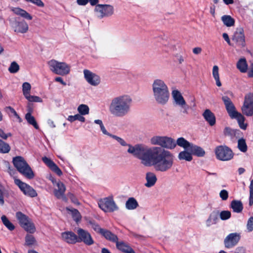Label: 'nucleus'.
I'll use <instances>...</instances> for the list:
<instances>
[{
  "label": "nucleus",
  "instance_id": "f257e3e1",
  "mask_svg": "<svg viewBox=\"0 0 253 253\" xmlns=\"http://www.w3.org/2000/svg\"><path fill=\"white\" fill-rule=\"evenodd\" d=\"M142 154L140 160L145 166L154 165L156 170L166 172L171 169L174 157L169 151L159 146L141 148L138 150Z\"/></svg>",
  "mask_w": 253,
  "mask_h": 253
},
{
  "label": "nucleus",
  "instance_id": "f03ea898",
  "mask_svg": "<svg viewBox=\"0 0 253 253\" xmlns=\"http://www.w3.org/2000/svg\"><path fill=\"white\" fill-rule=\"evenodd\" d=\"M132 103V99L128 95L116 96L111 100L109 111L114 117H123L130 112Z\"/></svg>",
  "mask_w": 253,
  "mask_h": 253
},
{
  "label": "nucleus",
  "instance_id": "7ed1b4c3",
  "mask_svg": "<svg viewBox=\"0 0 253 253\" xmlns=\"http://www.w3.org/2000/svg\"><path fill=\"white\" fill-rule=\"evenodd\" d=\"M152 91L156 102L161 105H165L169 98V91L168 85L161 79H156L152 84Z\"/></svg>",
  "mask_w": 253,
  "mask_h": 253
},
{
  "label": "nucleus",
  "instance_id": "20e7f679",
  "mask_svg": "<svg viewBox=\"0 0 253 253\" xmlns=\"http://www.w3.org/2000/svg\"><path fill=\"white\" fill-rule=\"evenodd\" d=\"M222 100L229 116L232 119H237L240 127L243 129H245L247 125L244 123L245 118L241 113L236 110L235 107L229 97L227 96H223L222 97Z\"/></svg>",
  "mask_w": 253,
  "mask_h": 253
},
{
  "label": "nucleus",
  "instance_id": "39448f33",
  "mask_svg": "<svg viewBox=\"0 0 253 253\" xmlns=\"http://www.w3.org/2000/svg\"><path fill=\"white\" fill-rule=\"evenodd\" d=\"M12 162L17 170L24 176L29 179L34 177V172L22 157L17 156L13 158Z\"/></svg>",
  "mask_w": 253,
  "mask_h": 253
},
{
  "label": "nucleus",
  "instance_id": "423d86ee",
  "mask_svg": "<svg viewBox=\"0 0 253 253\" xmlns=\"http://www.w3.org/2000/svg\"><path fill=\"white\" fill-rule=\"evenodd\" d=\"M151 144L153 145L160 146L163 149H174L177 144L173 139L166 136L155 135L152 137L150 140Z\"/></svg>",
  "mask_w": 253,
  "mask_h": 253
},
{
  "label": "nucleus",
  "instance_id": "0eeeda50",
  "mask_svg": "<svg viewBox=\"0 0 253 253\" xmlns=\"http://www.w3.org/2000/svg\"><path fill=\"white\" fill-rule=\"evenodd\" d=\"M177 144L179 147L189 150L191 152L192 155L198 157H203L205 154V152L202 148L189 142L182 137H179L177 139Z\"/></svg>",
  "mask_w": 253,
  "mask_h": 253
},
{
  "label": "nucleus",
  "instance_id": "6e6552de",
  "mask_svg": "<svg viewBox=\"0 0 253 253\" xmlns=\"http://www.w3.org/2000/svg\"><path fill=\"white\" fill-rule=\"evenodd\" d=\"M48 65L50 70L57 75L65 76L70 71V66L65 62H60L52 59L48 61Z\"/></svg>",
  "mask_w": 253,
  "mask_h": 253
},
{
  "label": "nucleus",
  "instance_id": "1a4fd4ad",
  "mask_svg": "<svg viewBox=\"0 0 253 253\" xmlns=\"http://www.w3.org/2000/svg\"><path fill=\"white\" fill-rule=\"evenodd\" d=\"M111 137L116 140H117L122 146H128V148L127 149V152L131 155H132L134 157L140 159V156H141L142 153L140 152L138 150L140 148H145V145L142 144H136L134 146H132L129 144H127L126 141L121 137L117 136L115 135L112 134L111 135Z\"/></svg>",
  "mask_w": 253,
  "mask_h": 253
},
{
  "label": "nucleus",
  "instance_id": "9d476101",
  "mask_svg": "<svg viewBox=\"0 0 253 253\" xmlns=\"http://www.w3.org/2000/svg\"><path fill=\"white\" fill-rule=\"evenodd\" d=\"M16 217L20 226L27 232L30 233L35 232V225L28 216L21 211H18L16 213Z\"/></svg>",
  "mask_w": 253,
  "mask_h": 253
},
{
  "label": "nucleus",
  "instance_id": "9b49d317",
  "mask_svg": "<svg viewBox=\"0 0 253 253\" xmlns=\"http://www.w3.org/2000/svg\"><path fill=\"white\" fill-rule=\"evenodd\" d=\"M10 25L14 31L17 33L24 34L28 32L29 26L25 20L19 21L16 17L8 19Z\"/></svg>",
  "mask_w": 253,
  "mask_h": 253
},
{
  "label": "nucleus",
  "instance_id": "f8f14e48",
  "mask_svg": "<svg viewBox=\"0 0 253 253\" xmlns=\"http://www.w3.org/2000/svg\"><path fill=\"white\" fill-rule=\"evenodd\" d=\"M215 153L217 159L221 161H228L233 157L232 150L226 146H219L216 147Z\"/></svg>",
  "mask_w": 253,
  "mask_h": 253
},
{
  "label": "nucleus",
  "instance_id": "ddd939ff",
  "mask_svg": "<svg viewBox=\"0 0 253 253\" xmlns=\"http://www.w3.org/2000/svg\"><path fill=\"white\" fill-rule=\"evenodd\" d=\"M99 208L105 212H113L118 210L112 197L101 199L98 202Z\"/></svg>",
  "mask_w": 253,
  "mask_h": 253
},
{
  "label": "nucleus",
  "instance_id": "4468645a",
  "mask_svg": "<svg viewBox=\"0 0 253 253\" xmlns=\"http://www.w3.org/2000/svg\"><path fill=\"white\" fill-rule=\"evenodd\" d=\"M14 183L17 185L23 193L30 197H35L37 196V193L31 186L21 181L19 179L15 178Z\"/></svg>",
  "mask_w": 253,
  "mask_h": 253
},
{
  "label": "nucleus",
  "instance_id": "2eb2a0df",
  "mask_svg": "<svg viewBox=\"0 0 253 253\" xmlns=\"http://www.w3.org/2000/svg\"><path fill=\"white\" fill-rule=\"evenodd\" d=\"M95 11L99 13L98 16L102 18L104 17L111 16L114 14V7L109 4H97L95 8Z\"/></svg>",
  "mask_w": 253,
  "mask_h": 253
},
{
  "label": "nucleus",
  "instance_id": "dca6fc26",
  "mask_svg": "<svg viewBox=\"0 0 253 253\" xmlns=\"http://www.w3.org/2000/svg\"><path fill=\"white\" fill-rule=\"evenodd\" d=\"M77 233L78 234L77 242H83L87 246L93 244L94 241L88 231L82 228H79L77 230Z\"/></svg>",
  "mask_w": 253,
  "mask_h": 253
},
{
  "label": "nucleus",
  "instance_id": "f3484780",
  "mask_svg": "<svg viewBox=\"0 0 253 253\" xmlns=\"http://www.w3.org/2000/svg\"><path fill=\"white\" fill-rule=\"evenodd\" d=\"M84 74L86 81L91 85L97 86L100 83V77L88 70H84Z\"/></svg>",
  "mask_w": 253,
  "mask_h": 253
},
{
  "label": "nucleus",
  "instance_id": "a211bd4d",
  "mask_svg": "<svg viewBox=\"0 0 253 253\" xmlns=\"http://www.w3.org/2000/svg\"><path fill=\"white\" fill-rule=\"evenodd\" d=\"M240 239V235L237 233H233L229 234L224 239L225 247L231 248L236 245Z\"/></svg>",
  "mask_w": 253,
  "mask_h": 253
},
{
  "label": "nucleus",
  "instance_id": "6ab92c4d",
  "mask_svg": "<svg viewBox=\"0 0 253 253\" xmlns=\"http://www.w3.org/2000/svg\"><path fill=\"white\" fill-rule=\"evenodd\" d=\"M232 40L235 42L236 43L241 47H244L245 43V37L244 33V30L242 28H238L236 29Z\"/></svg>",
  "mask_w": 253,
  "mask_h": 253
},
{
  "label": "nucleus",
  "instance_id": "aec40b11",
  "mask_svg": "<svg viewBox=\"0 0 253 253\" xmlns=\"http://www.w3.org/2000/svg\"><path fill=\"white\" fill-rule=\"evenodd\" d=\"M42 160L52 171L57 174L58 176L62 175L61 170L50 159L46 157H43L42 158Z\"/></svg>",
  "mask_w": 253,
  "mask_h": 253
},
{
  "label": "nucleus",
  "instance_id": "412c9836",
  "mask_svg": "<svg viewBox=\"0 0 253 253\" xmlns=\"http://www.w3.org/2000/svg\"><path fill=\"white\" fill-rule=\"evenodd\" d=\"M61 237L63 241L68 244H74L78 242V236L72 232L67 231L61 234Z\"/></svg>",
  "mask_w": 253,
  "mask_h": 253
},
{
  "label": "nucleus",
  "instance_id": "4be33fe9",
  "mask_svg": "<svg viewBox=\"0 0 253 253\" xmlns=\"http://www.w3.org/2000/svg\"><path fill=\"white\" fill-rule=\"evenodd\" d=\"M174 102L176 105L180 106L186 103L181 93L178 90H173L171 92Z\"/></svg>",
  "mask_w": 253,
  "mask_h": 253
},
{
  "label": "nucleus",
  "instance_id": "5701e85b",
  "mask_svg": "<svg viewBox=\"0 0 253 253\" xmlns=\"http://www.w3.org/2000/svg\"><path fill=\"white\" fill-rule=\"evenodd\" d=\"M31 103H29L28 105V112L25 115V119L27 120V122L30 124L32 125L36 129H39V126L34 118L31 115V113L33 111V109L31 107Z\"/></svg>",
  "mask_w": 253,
  "mask_h": 253
},
{
  "label": "nucleus",
  "instance_id": "b1692460",
  "mask_svg": "<svg viewBox=\"0 0 253 253\" xmlns=\"http://www.w3.org/2000/svg\"><path fill=\"white\" fill-rule=\"evenodd\" d=\"M116 248L119 250L125 253H135L134 251L129 245L123 241H118L116 243Z\"/></svg>",
  "mask_w": 253,
  "mask_h": 253
},
{
  "label": "nucleus",
  "instance_id": "393cba45",
  "mask_svg": "<svg viewBox=\"0 0 253 253\" xmlns=\"http://www.w3.org/2000/svg\"><path fill=\"white\" fill-rule=\"evenodd\" d=\"M10 10L16 15L21 16L27 20H31L33 17L26 11L19 7H11Z\"/></svg>",
  "mask_w": 253,
  "mask_h": 253
},
{
  "label": "nucleus",
  "instance_id": "a878e982",
  "mask_svg": "<svg viewBox=\"0 0 253 253\" xmlns=\"http://www.w3.org/2000/svg\"><path fill=\"white\" fill-rule=\"evenodd\" d=\"M203 116L210 126H212L215 124V117L214 114L209 109H206L203 113Z\"/></svg>",
  "mask_w": 253,
  "mask_h": 253
},
{
  "label": "nucleus",
  "instance_id": "bb28decb",
  "mask_svg": "<svg viewBox=\"0 0 253 253\" xmlns=\"http://www.w3.org/2000/svg\"><path fill=\"white\" fill-rule=\"evenodd\" d=\"M146 179L147 182L145 184V186L147 187H151L155 185L157 179L155 173L148 172L146 174Z\"/></svg>",
  "mask_w": 253,
  "mask_h": 253
},
{
  "label": "nucleus",
  "instance_id": "cd10ccee",
  "mask_svg": "<svg viewBox=\"0 0 253 253\" xmlns=\"http://www.w3.org/2000/svg\"><path fill=\"white\" fill-rule=\"evenodd\" d=\"M101 235L103 236L106 240L113 243H116L118 240V238L116 234L105 229L104 230Z\"/></svg>",
  "mask_w": 253,
  "mask_h": 253
},
{
  "label": "nucleus",
  "instance_id": "c85d7f7f",
  "mask_svg": "<svg viewBox=\"0 0 253 253\" xmlns=\"http://www.w3.org/2000/svg\"><path fill=\"white\" fill-rule=\"evenodd\" d=\"M57 189L54 190V194L57 198H59L63 196L66 191L65 185L61 182L59 181L57 183Z\"/></svg>",
  "mask_w": 253,
  "mask_h": 253
},
{
  "label": "nucleus",
  "instance_id": "c756f323",
  "mask_svg": "<svg viewBox=\"0 0 253 253\" xmlns=\"http://www.w3.org/2000/svg\"><path fill=\"white\" fill-rule=\"evenodd\" d=\"M178 158L180 160H185L188 162L192 161L193 157L192 153L187 149H184V151L180 152L178 155Z\"/></svg>",
  "mask_w": 253,
  "mask_h": 253
},
{
  "label": "nucleus",
  "instance_id": "7c9ffc66",
  "mask_svg": "<svg viewBox=\"0 0 253 253\" xmlns=\"http://www.w3.org/2000/svg\"><path fill=\"white\" fill-rule=\"evenodd\" d=\"M219 216V211H214L210 214L207 220L206 223L208 226L216 223Z\"/></svg>",
  "mask_w": 253,
  "mask_h": 253
},
{
  "label": "nucleus",
  "instance_id": "2f4dec72",
  "mask_svg": "<svg viewBox=\"0 0 253 253\" xmlns=\"http://www.w3.org/2000/svg\"><path fill=\"white\" fill-rule=\"evenodd\" d=\"M237 68L241 73H246L247 71L248 65L245 58H242L237 63Z\"/></svg>",
  "mask_w": 253,
  "mask_h": 253
},
{
  "label": "nucleus",
  "instance_id": "473e14b6",
  "mask_svg": "<svg viewBox=\"0 0 253 253\" xmlns=\"http://www.w3.org/2000/svg\"><path fill=\"white\" fill-rule=\"evenodd\" d=\"M231 208L233 209V211L239 213L242 211L243 206L240 201L233 200L231 203Z\"/></svg>",
  "mask_w": 253,
  "mask_h": 253
},
{
  "label": "nucleus",
  "instance_id": "72a5a7b5",
  "mask_svg": "<svg viewBox=\"0 0 253 253\" xmlns=\"http://www.w3.org/2000/svg\"><path fill=\"white\" fill-rule=\"evenodd\" d=\"M66 209L67 211L70 212L72 218L76 222L81 220L82 216L78 210L75 209H70L68 207H67Z\"/></svg>",
  "mask_w": 253,
  "mask_h": 253
},
{
  "label": "nucleus",
  "instance_id": "f704fd0d",
  "mask_svg": "<svg viewBox=\"0 0 253 253\" xmlns=\"http://www.w3.org/2000/svg\"><path fill=\"white\" fill-rule=\"evenodd\" d=\"M138 206L137 201L134 198H129L126 203V207L128 210L135 209Z\"/></svg>",
  "mask_w": 253,
  "mask_h": 253
},
{
  "label": "nucleus",
  "instance_id": "c9c22d12",
  "mask_svg": "<svg viewBox=\"0 0 253 253\" xmlns=\"http://www.w3.org/2000/svg\"><path fill=\"white\" fill-rule=\"evenodd\" d=\"M221 20L227 27H231L235 24L234 19L230 15H223L221 17Z\"/></svg>",
  "mask_w": 253,
  "mask_h": 253
},
{
  "label": "nucleus",
  "instance_id": "e433bc0d",
  "mask_svg": "<svg viewBox=\"0 0 253 253\" xmlns=\"http://www.w3.org/2000/svg\"><path fill=\"white\" fill-rule=\"evenodd\" d=\"M212 76L216 81V84L217 86L220 87L221 86V83L220 81L219 75L218 72V67L217 66L215 65L212 68Z\"/></svg>",
  "mask_w": 253,
  "mask_h": 253
},
{
  "label": "nucleus",
  "instance_id": "4c0bfd02",
  "mask_svg": "<svg viewBox=\"0 0 253 253\" xmlns=\"http://www.w3.org/2000/svg\"><path fill=\"white\" fill-rule=\"evenodd\" d=\"M1 221L3 224L6 226L9 230L12 231L15 229L14 225L8 220L5 215H2L1 217Z\"/></svg>",
  "mask_w": 253,
  "mask_h": 253
},
{
  "label": "nucleus",
  "instance_id": "58836bf2",
  "mask_svg": "<svg viewBox=\"0 0 253 253\" xmlns=\"http://www.w3.org/2000/svg\"><path fill=\"white\" fill-rule=\"evenodd\" d=\"M87 223L91 226V228H92L95 231L97 232V233H99L100 234H101L102 232L105 229L101 228L99 226V225L97 223H96L94 220H89L87 222Z\"/></svg>",
  "mask_w": 253,
  "mask_h": 253
},
{
  "label": "nucleus",
  "instance_id": "ea45409f",
  "mask_svg": "<svg viewBox=\"0 0 253 253\" xmlns=\"http://www.w3.org/2000/svg\"><path fill=\"white\" fill-rule=\"evenodd\" d=\"M238 148L242 152H246L247 151V145L244 139L240 138L238 140Z\"/></svg>",
  "mask_w": 253,
  "mask_h": 253
},
{
  "label": "nucleus",
  "instance_id": "a19ab883",
  "mask_svg": "<svg viewBox=\"0 0 253 253\" xmlns=\"http://www.w3.org/2000/svg\"><path fill=\"white\" fill-rule=\"evenodd\" d=\"M10 147L8 144L0 139V153H6L9 152Z\"/></svg>",
  "mask_w": 253,
  "mask_h": 253
},
{
  "label": "nucleus",
  "instance_id": "79ce46f5",
  "mask_svg": "<svg viewBox=\"0 0 253 253\" xmlns=\"http://www.w3.org/2000/svg\"><path fill=\"white\" fill-rule=\"evenodd\" d=\"M78 111L82 116L89 113V107L84 104H81L78 107Z\"/></svg>",
  "mask_w": 253,
  "mask_h": 253
},
{
  "label": "nucleus",
  "instance_id": "37998d69",
  "mask_svg": "<svg viewBox=\"0 0 253 253\" xmlns=\"http://www.w3.org/2000/svg\"><path fill=\"white\" fill-rule=\"evenodd\" d=\"M36 242L34 237L30 234H27L25 237V245L30 246L34 245Z\"/></svg>",
  "mask_w": 253,
  "mask_h": 253
},
{
  "label": "nucleus",
  "instance_id": "c03bdc74",
  "mask_svg": "<svg viewBox=\"0 0 253 253\" xmlns=\"http://www.w3.org/2000/svg\"><path fill=\"white\" fill-rule=\"evenodd\" d=\"M20 67L19 65L15 61L12 62L8 68V71L10 73H16L19 70Z\"/></svg>",
  "mask_w": 253,
  "mask_h": 253
},
{
  "label": "nucleus",
  "instance_id": "a18cd8bd",
  "mask_svg": "<svg viewBox=\"0 0 253 253\" xmlns=\"http://www.w3.org/2000/svg\"><path fill=\"white\" fill-rule=\"evenodd\" d=\"M67 119L71 122L76 120H78L82 122H84L85 121L84 117L82 116L81 114H76L74 116H69Z\"/></svg>",
  "mask_w": 253,
  "mask_h": 253
},
{
  "label": "nucleus",
  "instance_id": "49530a36",
  "mask_svg": "<svg viewBox=\"0 0 253 253\" xmlns=\"http://www.w3.org/2000/svg\"><path fill=\"white\" fill-rule=\"evenodd\" d=\"M31 86V84L27 82L24 83L22 85V91L24 96L30 93Z\"/></svg>",
  "mask_w": 253,
  "mask_h": 253
},
{
  "label": "nucleus",
  "instance_id": "de8ad7c7",
  "mask_svg": "<svg viewBox=\"0 0 253 253\" xmlns=\"http://www.w3.org/2000/svg\"><path fill=\"white\" fill-rule=\"evenodd\" d=\"M25 97L30 102H42V99L40 97L30 95L29 94L25 96Z\"/></svg>",
  "mask_w": 253,
  "mask_h": 253
},
{
  "label": "nucleus",
  "instance_id": "09e8293b",
  "mask_svg": "<svg viewBox=\"0 0 253 253\" xmlns=\"http://www.w3.org/2000/svg\"><path fill=\"white\" fill-rule=\"evenodd\" d=\"M231 212L228 211H223L220 213L219 212V215L221 220H225L230 218Z\"/></svg>",
  "mask_w": 253,
  "mask_h": 253
},
{
  "label": "nucleus",
  "instance_id": "8fccbe9b",
  "mask_svg": "<svg viewBox=\"0 0 253 253\" xmlns=\"http://www.w3.org/2000/svg\"><path fill=\"white\" fill-rule=\"evenodd\" d=\"M219 196L223 200H226L228 198V192L226 190H222L219 193Z\"/></svg>",
  "mask_w": 253,
  "mask_h": 253
},
{
  "label": "nucleus",
  "instance_id": "3c124183",
  "mask_svg": "<svg viewBox=\"0 0 253 253\" xmlns=\"http://www.w3.org/2000/svg\"><path fill=\"white\" fill-rule=\"evenodd\" d=\"M6 109L7 110H9L10 112L13 114V115L16 118H17V119L19 120V122H22V119L21 118L19 117V116L18 115V114L16 113V112L15 111V110L11 107L10 106H8V107H6Z\"/></svg>",
  "mask_w": 253,
  "mask_h": 253
},
{
  "label": "nucleus",
  "instance_id": "603ef678",
  "mask_svg": "<svg viewBox=\"0 0 253 253\" xmlns=\"http://www.w3.org/2000/svg\"><path fill=\"white\" fill-rule=\"evenodd\" d=\"M68 196L70 199V200L72 203H73L74 204L77 205H80V202L78 201L77 198L72 193H69L68 194Z\"/></svg>",
  "mask_w": 253,
  "mask_h": 253
},
{
  "label": "nucleus",
  "instance_id": "864d4df0",
  "mask_svg": "<svg viewBox=\"0 0 253 253\" xmlns=\"http://www.w3.org/2000/svg\"><path fill=\"white\" fill-rule=\"evenodd\" d=\"M247 229L249 232H251L253 230V217H251L247 223Z\"/></svg>",
  "mask_w": 253,
  "mask_h": 253
},
{
  "label": "nucleus",
  "instance_id": "5fc2aeb1",
  "mask_svg": "<svg viewBox=\"0 0 253 253\" xmlns=\"http://www.w3.org/2000/svg\"><path fill=\"white\" fill-rule=\"evenodd\" d=\"M27 1L32 2L33 3L37 5L40 7H43L44 4V3L41 0H25Z\"/></svg>",
  "mask_w": 253,
  "mask_h": 253
},
{
  "label": "nucleus",
  "instance_id": "6e6d98bb",
  "mask_svg": "<svg viewBox=\"0 0 253 253\" xmlns=\"http://www.w3.org/2000/svg\"><path fill=\"white\" fill-rule=\"evenodd\" d=\"M182 110H181V112L183 114L187 115L188 114V111L190 108V107L189 105H188L186 103H185V105H183V106H180Z\"/></svg>",
  "mask_w": 253,
  "mask_h": 253
},
{
  "label": "nucleus",
  "instance_id": "4d7b16f0",
  "mask_svg": "<svg viewBox=\"0 0 253 253\" xmlns=\"http://www.w3.org/2000/svg\"><path fill=\"white\" fill-rule=\"evenodd\" d=\"M233 130L229 127H226L224 130V134L225 135L231 136L233 134Z\"/></svg>",
  "mask_w": 253,
  "mask_h": 253
},
{
  "label": "nucleus",
  "instance_id": "13d9d810",
  "mask_svg": "<svg viewBox=\"0 0 253 253\" xmlns=\"http://www.w3.org/2000/svg\"><path fill=\"white\" fill-rule=\"evenodd\" d=\"M11 134L10 133L5 134L4 132L0 128V137L3 139H6L8 136H10Z\"/></svg>",
  "mask_w": 253,
  "mask_h": 253
},
{
  "label": "nucleus",
  "instance_id": "bf43d9fd",
  "mask_svg": "<svg viewBox=\"0 0 253 253\" xmlns=\"http://www.w3.org/2000/svg\"><path fill=\"white\" fill-rule=\"evenodd\" d=\"M100 127V129H101V131H102V132H103V134L111 137V135H112V134L110 133H109L106 130V129H105L103 124L102 125H101Z\"/></svg>",
  "mask_w": 253,
  "mask_h": 253
},
{
  "label": "nucleus",
  "instance_id": "052dcab7",
  "mask_svg": "<svg viewBox=\"0 0 253 253\" xmlns=\"http://www.w3.org/2000/svg\"><path fill=\"white\" fill-rule=\"evenodd\" d=\"M202 48L200 47H195L193 49V52L195 54H200L202 52Z\"/></svg>",
  "mask_w": 253,
  "mask_h": 253
},
{
  "label": "nucleus",
  "instance_id": "680f3d73",
  "mask_svg": "<svg viewBox=\"0 0 253 253\" xmlns=\"http://www.w3.org/2000/svg\"><path fill=\"white\" fill-rule=\"evenodd\" d=\"M88 2V0H77V3L80 5H85Z\"/></svg>",
  "mask_w": 253,
  "mask_h": 253
},
{
  "label": "nucleus",
  "instance_id": "e2e57ef3",
  "mask_svg": "<svg viewBox=\"0 0 253 253\" xmlns=\"http://www.w3.org/2000/svg\"><path fill=\"white\" fill-rule=\"evenodd\" d=\"M4 203L3 193L2 191L0 189V204L3 205Z\"/></svg>",
  "mask_w": 253,
  "mask_h": 253
},
{
  "label": "nucleus",
  "instance_id": "0e129e2a",
  "mask_svg": "<svg viewBox=\"0 0 253 253\" xmlns=\"http://www.w3.org/2000/svg\"><path fill=\"white\" fill-rule=\"evenodd\" d=\"M55 81L57 82L60 83L63 85H66V83L63 81L62 78L60 77H57L55 78Z\"/></svg>",
  "mask_w": 253,
  "mask_h": 253
},
{
  "label": "nucleus",
  "instance_id": "69168bd1",
  "mask_svg": "<svg viewBox=\"0 0 253 253\" xmlns=\"http://www.w3.org/2000/svg\"><path fill=\"white\" fill-rule=\"evenodd\" d=\"M248 76L250 78L253 77V63L251 65V68L248 73Z\"/></svg>",
  "mask_w": 253,
  "mask_h": 253
},
{
  "label": "nucleus",
  "instance_id": "338daca9",
  "mask_svg": "<svg viewBox=\"0 0 253 253\" xmlns=\"http://www.w3.org/2000/svg\"><path fill=\"white\" fill-rule=\"evenodd\" d=\"M235 253H245V250L243 247H238L236 249Z\"/></svg>",
  "mask_w": 253,
  "mask_h": 253
},
{
  "label": "nucleus",
  "instance_id": "774afa93",
  "mask_svg": "<svg viewBox=\"0 0 253 253\" xmlns=\"http://www.w3.org/2000/svg\"><path fill=\"white\" fill-rule=\"evenodd\" d=\"M253 204V191H250L249 205L252 206Z\"/></svg>",
  "mask_w": 253,
  "mask_h": 253
}]
</instances>
